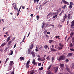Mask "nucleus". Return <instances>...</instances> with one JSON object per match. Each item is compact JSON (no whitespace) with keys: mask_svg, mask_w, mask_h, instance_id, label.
I'll return each mask as SVG.
<instances>
[{"mask_svg":"<svg viewBox=\"0 0 74 74\" xmlns=\"http://www.w3.org/2000/svg\"><path fill=\"white\" fill-rule=\"evenodd\" d=\"M11 43H12V41H11V40L9 41L8 42V46H10V45H11Z\"/></svg>","mask_w":74,"mask_h":74,"instance_id":"obj_15","label":"nucleus"},{"mask_svg":"<svg viewBox=\"0 0 74 74\" xmlns=\"http://www.w3.org/2000/svg\"><path fill=\"white\" fill-rule=\"evenodd\" d=\"M53 41V40H49V42L50 44H51V43H52V42Z\"/></svg>","mask_w":74,"mask_h":74,"instance_id":"obj_24","label":"nucleus"},{"mask_svg":"<svg viewBox=\"0 0 74 74\" xmlns=\"http://www.w3.org/2000/svg\"><path fill=\"white\" fill-rule=\"evenodd\" d=\"M53 69L54 71H55V73H57V72H58V67H54L53 68Z\"/></svg>","mask_w":74,"mask_h":74,"instance_id":"obj_6","label":"nucleus"},{"mask_svg":"<svg viewBox=\"0 0 74 74\" xmlns=\"http://www.w3.org/2000/svg\"><path fill=\"white\" fill-rule=\"evenodd\" d=\"M12 69V66L9 65L8 68V71H10V70H11Z\"/></svg>","mask_w":74,"mask_h":74,"instance_id":"obj_10","label":"nucleus"},{"mask_svg":"<svg viewBox=\"0 0 74 74\" xmlns=\"http://www.w3.org/2000/svg\"><path fill=\"white\" fill-rule=\"evenodd\" d=\"M13 52H14V51H11L10 53V55H12V54H13Z\"/></svg>","mask_w":74,"mask_h":74,"instance_id":"obj_28","label":"nucleus"},{"mask_svg":"<svg viewBox=\"0 0 74 74\" xmlns=\"http://www.w3.org/2000/svg\"><path fill=\"white\" fill-rule=\"evenodd\" d=\"M47 74H53L52 73V72L51 71V70H49L48 71H47Z\"/></svg>","mask_w":74,"mask_h":74,"instance_id":"obj_9","label":"nucleus"},{"mask_svg":"<svg viewBox=\"0 0 74 74\" xmlns=\"http://www.w3.org/2000/svg\"><path fill=\"white\" fill-rule=\"evenodd\" d=\"M69 8L70 9L72 8V5H70L69 6Z\"/></svg>","mask_w":74,"mask_h":74,"instance_id":"obj_47","label":"nucleus"},{"mask_svg":"<svg viewBox=\"0 0 74 74\" xmlns=\"http://www.w3.org/2000/svg\"><path fill=\"white\" fill-rule=\"evenodd\" d=\"M35 60H33V61L32 62V63H35Z\"/></svg>","mask_w":74,"mask_h":74,"instance_id":"obj_53","label":"nucleus"},{"mask_svg":"<svg viewBox=\"0 0 74 74\" xmlns=\"http://www.w3.org/2000/svg\"><path fill=\"white\" fill-rule=\"evenodd\" d=\"M67 14H65V16L63 18V20L62 21V22H64V21L66 20V18H67Z\"/></svg>","mask_w":74,"mask_h":74,"instance_id":"obj_7","label":"nucleus"},{"mask_svg":"<svg viewBox=\"0 0 74 74\" xmlns=\"http://www.w3.org/2000/svg\"><path fill=\"white\" fill-rule=\"evenodd\" d=\"M69 20H68L67 21V23L66 24L67 25H69Z\"/></svg>","mask_w":74,"mask_h":74,"instance_id":"obj_61","label":"nucleus"},{"mask_svg":"<svg viewBox=\"0 0 74 74\" xmlns=\"http://www.w3.org/2000/svg\"><path fill=\"white\" fill-rule=\"evenodd\" d=\"M59 37H60V36H56V38H59Z\"/></svg>","mask_w":74,"mask_h":74,"instance_id":"obj_50","label":"nucleus"},{"mask_svg":"<svg viewBox=\"0 0 74 74\" xmlns=\"http://www.w3.org/2000/svg\"><path fill=\"white\" fill-rule=\"evenodd\" d=\"M9 48H10V47L9 46L7 47L6 48H5V50L6 51H7V49H8Z\"/></svg>","mask_w":74,"mask_h":74,"instance_id":"obj_36","label":"nucleus"},{"mask_svg":"<svg viewBox=\"0 0 74 74\" xmlns=\"http://www.w3.org/2000/svg\"><path fill=\"white\" fill-rule=\"evenodd\" d=\"M51 13L50 12L49 14L47 16V19H48V16H49L50 15H51Z\"/></svg>","mask_w":74,"mask_h":74,"instance_id":"obj_25","label":"nucleus"},{"mask_svg":"<svg viewBox=\"0 0 74 74\" xmlns=\"http://www.w3.org/2000/svg\"><path fill=\"white\" fill-rule=\"evenodd\" d=\"M20 60H24L25 59V58L23 57H21L20 58Z\"/></svg>","mask_w":74,"mask_h":74,"instance_id":"obj_23","label":"nucleus"},{"mask_svg":"<svg viewBox=\"0 0 74 74\" xmlns=\"http://www.w3.org/2000/svg\"><path fill=\"white\" fill-rule=\"evenodd\" d=\"M10 37H12V36H10L7 39V42H8V41L10 40V38H11Z\"/></svg>","mask_w":74,"mask_h":74,"instance_id":"obj_14","label":"nucleus"},{"mask_svg":"<svg viewBox=\"0 0 74 74\" xmlns=\"http://www.w3.org/2000/svg\"><path fill=\"white\" fill-rule=\"evenodd\" d=\"M0 51H1V52H3V49H0Z\"/></svg>","mask_w":74,"mask_h":74,"instance_id":"obj_57","label":"nucleus"},{"mask_svg":"<svg viewBox=\"0 0 74 74\" xmlns=\"http://www.w3.org/2000/svg\"><path fill=\"white\" fill-rule=\"evenodd\" d=\"M63 13H64V11H63L61 12L59 15V16H61V15H62V14Z\"/></svg>","mask_w":74,"mask_h":74,"instance_id":"obj_29","label":"nucleus"},{"mask_svg":"<svg viewBox=\"0 0 74 74\" xmlns=\"http://www.w3.org/2000/svg\"><path fill=\"white\" fill-rule=\"evenodd\" d=\"M70 5H73V2H71L70 3Z\"/></svg>","mask_w":74,"mask_h":74,"instance_id":"obj_51","label":"nucleus"},{"mask_svg":"<svg viewBox=\"0 0 74 74\" xmlns=\"http://www.w3.org/2000/svg\"><path fill=\"white\" fill-rule=\"evenodd\" d=\"M71 28H73L74 26V20L71 22Z\"/></svg>","mask_w":74,"mask_h":74,"instance_id":"obj_5","label":"nucleus"},{"mask_svg":"<svg viewBox=\"0 0 74 74\" xmlns=\"http://www.w3.org/2000/svg\"><path fill=\"white\" fill-rule=\"evenodd\" d=\"M73 43H71L70 44V47H73Z\"/></svg>","mask_w":74,"mask_h":74,"instance_id":"obj_40","label":"nucleus"},{"mask_svg":"<svg viewBox=\"0 0 74 74\" xmlns=\"http://www.w3.org/2000/svg\"><path fill=\"white\" fill-rule=\"evenodd\" d=\"M58 49H59V50H61V49H63V48L62 47H58L57 48Z\"/></svg>","mask_w":74,"mask_h":74,"instance_id":"obj_33","label":"nucleus"},{"mask_svg":"<svg viewBox=\"0 0 74 74\" xmlns=\"http://www.w3.org/2000/svg\"><path fill=\"white\" fill-rule=\"evenodd\" d=\"M9 60V58H7V59L6 60V61L5 62V64H6V63H7V62H8V60Z\"/></svg>","mask_w":74,"mask_h":74,"instance_id":"obj_20","label":"nucleus"},{"mask_svg":"<svg viewBox=\"0 0 74 74\" xmlns=\"http://www.w3.org/2000/svg\"><path fill=\"white\" fill-rule=\"evenodd\" d=\"M41 65V63H39L38 64V65L39 66H40Z\"/></svg>","mask_w":74,"mask_h":74,"instance_id":"obj_52","label":"nucleus"},{"mask_svg":"<svg viewBox=\"0 0 74 74\" xmlns=\"http://www.w3.org/2000/svg\"><path fill=\"white\" fill-rule=\"evenodd\" d=\"M66 62H69V59H66L65 60Z\"/></svg>","mask_w":74,"mask_h":74,"instance_id":"obj_59","label":"nucleus"},{"mask_svg":"<svg viewBox=\"0 0 74 74\" xmlns=\"http://www.w3.org/2000/svg\"><path fill=\"white\" fill-rule=\"evenodd\" d=\"M31 16L32 17H33V14H31Z\"/></svg>","mask_w":74,"mask_h":74,"instance_id":"obj_62","label":"nucleus"},{"mask_svg":"<svg viewBox=\"0 0 74 74\" xmlns=\"http://www.w3.org/2000/svg\"><path fill=\"white\" fill-rule=\"evenodd\" d=\"M34 47V46L33 45V44L31 45L30 47L28 49L27 53L28 54H30V53H31L33 58H34V57H35V53H34V51H32V49Z\"/></svg>","mask_w":74,"mask_h":74,"instance_id":"obj_1","label":"nucleus"},{"mask_svg":"<svg viewBox=\"0 0 74 74\" xmlns=\"http://www.w3.org/2000/svg\"><path fill=\"white\" fill-rule=\"evenodd\" d=\"M57 16H58V15H55L53 17V18H56V17H57Z\"/></svg>","mask_w":74,"mask_h":74,"instance_id":"obj_42","label":"nucleus"},{"mask_svg":"<svg viewBox=\"0 0 74 74\" xmlns=\"http://www.w3.org/2000/svg\"><path fill=\"white\" fill-rule=\"evenodd\" d=\"M38 61H41V60L40 58H38Z\"/></svg>","mask_w":74,"mask_h":74,"instance_id":"obj_44","label":"nucleus"},{"mask_svg":"<svg viewBox=\"0 0 74 74\" xmlns=\"http://www.w3.org/2000/svg\"><path fill=\"white\" fill-rule=\"evenodd\" d=\"M66 5H64V6L62 7V8H63V9H65L66 8Z\"/></svg>","mask_w":74,"mask_h":74,"instance_id":"obj_32","label":"nucleus"},{"mask_svg":"<svg viewBox=\"0 0 74 74\" xmlns=\"http://www.w3.org/2000/svg\"><path fill=\"white\" fill-rule=\"evenodd\" d=\"M36 18L38 20V19H39V18H40V16H37Z\"/></svg>","mask_w":74,"mask_h":74,"instance_id":"obj_34","label":"nucleus"},{"mask_svg":"<svg viewBox=\"0 0 74 74\" xmlns=\"http://www.w3.org/2000/svg\"><path fill=\"white\" fill-rule=\"evenodd\" d=\"M45 49H47L48 48V46L47 45H45Z\"/></svg>","mask_w":74,"mask_h":74,"instance_id":"obj_31","label":"nucleus"},{"mask_svg":"<svg viewBox=\"0 0 74 74\" xmlns=\"http://www.w3.org/2000/svg\"><path fill=\"white\" fill-rule=\"evenodd\" d=\"M16 8H17L16 7V6L14 7V9L15 10H16Z\"/></svg>","mask_w":74,"mask_h":74,"instance_id":"obj_64","label":"nucleus"},{"mask_svg":"<svg viewBox=\"0 0 74 74\" xmlns=\"http://www.w3.org/2000/svg\"><path fill=\"white\" fill-rule=\"evenodd\" d=\"M40 1V0H34V3L35 4H36V1L37 3H38V2Z\"/></svg>","mask_w":74,"mask_h":74,"instance_id":"obj_18","label":"nucleus"},{"mask_svg":"<svg viewBox=\"0 0 74 74\" xmlns=\"http://www.w3.org/2000/svg\"><path fill=\"white\" fill-rule=\"evenodd\" d=\"M45 60V58H43V59H42L41 60V61H44V60Z\"/></svg>","mask_w":74,"mask_h":74,"instance_id":"obj_48","label":"nucleus"},{"mask_svg":"<svg viewBox=\"0 0 74 74\" xmlns=\"http://www.w3.org/2000/svg\"><path fill=\"white\" fill-rule=\"evenodd\" d=\"M15 38H13L12 40H11V41H14V40H15Z\"/></svg>","mask_w":74,"mask_h":74,"instance_id":"obj_45","label":"nucleus"},{"mask_svg":"<svg viewBox=\"0 0 74 74\" xmlns=\"http://www.w3.org/2000/svg\"><path fill=\"white\" fill-rule=\"evenodd\" d=\"M70 50L71 51H74V49H70Z\"/></svg>","mask_w":74,"mask_h":74,"instance_id":"obj_49","label":"nucleus"},{"mask_svg":"<svg viewBox=\"0 0 74 74\" xmlns=\"http://www.w3.org/2000/svg\"><path fill=\"white\" fill-rule=\"evenodd\" d=\"M6 43H3L1 45V47H4L6 44Z\"/></svg>","mask_w":74,"mask_h":74,"instance_id":"obj_26","label":"nucleus"},{"mask_svg":"<svg viewBox=\"0 0 74 74\" xmlns=\"http://www.w3.org/2000/svg\"><path fill=\"white\" fill-rule=\"evenodd\" d=\"M52 60L53 61V60H54V57H53L51 58Z\"/></svg>","mask_w":74,"mask_h":74,"instance_id":"obj_55","label":"nucleus"},{"mask_svg":"<svg viewBox=\"0 0 74 74\" xmlns=\"http://www.w3.org/2000/svg\"><path fill=\"white\" fill-rule=\"evenodd\" d=\"M72 42L73 43V45L74 46V37H73L72 39Z\"/></svg>","mask_w":74,"mask_h":74,"instance_id":"obj_17","label":"nucleus"},{"mask_svg":"<svg viewBox=\"0 0 74 74\" xmlns=\"http://www.w3.org/2000/svg\"><path fill=\"white\" fill-rule=\"evenodd\" d=\"M74 32H71L70 34V37L71 38H72L73 36L74 35Z\"/></svg>","mask_w":74,"mask_h":74,"instance_id":"obj_13","label":"nucleus"},{"mask_svg":"<svg viewBox=\"0 0 74 74\" xmlns=\"http://www.w3.org/2000/svg\"><path fill=\"white\" fill-rule=\"evenodd\" d=\"M51 50L52 52H56L57 51V50L55 49L54 48H51Z\"/></svg>","mask_w":74,"mask_h":74,"instance_id":"obj_11","label":"nucleus"},{"mask_svg":"<svg viewBox=\"0 0 74 74\" xmlns=\"http://www.w3.org/2000/svg\"><path fill=\"white\" fill-rule=\"evenodd\" d=\"M14 64V62H13V61H11L10 62L9 65L12 66V65H13Z\"/></svg>","mask_w":74,"mask_h":74,"instance_id":"obj_12","label":"nucleus"},{"mask_svg":"<svg viewBox=\"0 0 74 74\" xmlns=\"http://www.w3.org/2000/svg\"><path fill=\"white\" fill-rule=\"evenodd\" d=\"M66 70H67V71L69 72H70V69H69V68H66Z\"/></svg>","mask_w":74,"mask_h":74,"instance_id":"obj_37","label":"nucleus"},{"mask_svg":"<svg viewBox=\"0 0 74 74\" xmlns=\"http://www.w3.org/2000/svg\"><path fill=\"white\" fill-rule=\"evenodd\" d=\"M73 55V53H69L68 54L67 56H71Z\"/></svg>","mask_w":74,"mask_h":74,"instance_id":"obj_16","label":"nucleus"},{"mask_svg":"<svg viewBox=\"0 0 74 74\" xmlns=\"http://www.w3.org/2000/svg\"><path fill=\"white\" fill-rule=\"evenodd\" d=\"M59 46H60V47H61L62 48V47H64V45H62V44L61 43L59 44Z\"/></svg>","mask_w":74,"mask_h":74,"instance_id":"obj_21","label":"nucleus"},{"mask_svg":"<svg viewBox=\"0 0 74 74\" xmlns=\"http://www.w3.org/2000/svg\"><path fill=\"white\" fill-rule=\"evenodd\" d=\"M14 74V71H12V72L10 74Z\"/></svg>","mask_w":74,"mask_h":74,"instance_id":"obj_54","label":"nucleus"},{"mask_svg":"<svg viewBox=\"0 0 74 74\" xmlns=\"http://www.w3.org/2000/svg\"><path fill=\"white\" fill-rule=\"evenodd\" d=\"M46 37L47 38H49V36L47 34L46 35Z\"/></svg>","mask_w":74,"mask_h":74,"instance_id":"obj_56","label":"nucleus"},{"mask_svg":"<svg viewBox=\"0 0 74 74\" xmlns=\"http://www.w3.org/2000/svg\"><path fill=\"white\" fill-rule=\"evenodd\" d=\"M62 2L65 4H67L69 5V3L68 2L66 1L65 0H62Z\"/></svg>","mask_w":74,"mask_h":74,"instance_id":"obj_8","label":"nucleus"},{"mask_svg":"<svg viewBox=\"0 0 74 74\" xmlns=\"http://www.w3.org/2000/svg\"><path fill=\"white\" fill-rule=\"evenodd\" d=\"M61 10H62V8L59 9L58 10V11H57V12H56L54 13H53V15H58L59 14V12H60V11H61Z\"/></svg>","mask_w":74,"mask_h":74,"instance_id":"obj_3","label":"nucleus"},{"mask_svg":"<svg viewBox=\"0 0 74 74\" xmlns=\"http://www.w3.org/2000/svg\"><path fill=\"white\" fill-rule=\"evenodd\" d=\"M42 29H44L47 27V25H46L45 26V22H43L42 23Z\"/></svg>","mask_w":74,"mask_h":74,"instance_id":"obj_4","label":"nucleus"},{"mask_svg":"<svg viewBox=\"0 0 74 74\" xmlns=\"http://www.w3.org/2000/svg\"><path fill=\"white\" fill-rule=\"evenodd\" d=\"M26 68H29V64H26Z\"/></svg>","mask_w":74,"mask_h":74,"instance_id":"obj_39","label":"nucleus"},{"mask_svg":"<svg viewBox=\"0 0 74 74\" xmlns=\"http://www.w3.org/2000/svg\"><path fill=\"white\" fill-rule=\"evenodd\" d=\"M42 69H43V67H42L41 68H40L39 69V70H40V71L42 70Z\"/></svg>","mask_w":74,"mask_h":74,"instance_id":"obj_41","label":"nucleus"},{"mask_svg":"<svg viewBox=\"0 0 74 74\" xmlns=\"http://www.w3.org/2000/svg\"><path fill=\"white\" fill-rule=\"evenodd\" d=\"M52 21V18H49V21Z\"/></svg>","mask_w":74,"mask_h":74,"instance_id":"obj_60","label":"nucleus"},{"mask_svg":"<svg viewBox=\"0 0 74 74\" xmlns=\"http://www.w3.org/2000/svg\"><path fill=\"white\" fill-rule=\"evenodd\" d=\"M33 64H34V65H35V66H37V64L36 62H34V63H33Z\"/></svg>","mask_w":74,"mask_h":74,"instance_id":"obj_43","label":"nucleus"},{"mask_svg":"<svg viewBox=\"0 0 74 74\" xmlns=\"http://www.w3.org/2000/svg\"><path fill=\"white\" fill-rule=\"evenodd\" d=\"M62 25L59 24L58 25L57 27H62Z\"/></svg>","mask_w":74,"mask_h":74,"instance_id":"obj_27","label":"nucleus"},{"mask_svg":"<svg viewBox=\"0 0 74 74\" xmlns=\"http://www.w3.org/2000/svg\"><path fill=\"white\" fill-rule=\"evenodd\" d=\"M65 59V56H60L59 59H58L59 61H60L62 60H64V59Z\"/></svg>","mask_w":74,"mask_h":74,"instance_id":"obj_2","label":"nucleus"},{"mask_svg":"<svg viewBox=\"0 0 74 74\" xmlns=\"http://www.w3.org/2000/svg\"><path fill=\"white\" fill-rule=\"evenodd\" d=\"M60 66L61 67H63V66H64V64H60Z\"/></svg>","mask_w":74,"mask_h":74,"instance_id":"obj_30","label":"nucleus"},{"mask_svg":"<svg viewBox=\"0 0 74 74\" xmlns=\"http://www.w3.org/2000/svg\"><path fill=\"white\" fill-rule=\"evenodd\" d=\"M51 66H52V65H50L48 68L47 69V70H49L50 69H51Z\"/></svg>","mask_w":74,"mask_h":74,"instance_id":"obj_35","label":"nucleus"},{"mask_svg":"<svg viewBox=\"0 0 74 74\" xmlns=\"http://www.w3.org/2000/svg\"><path fill=\"white\" fill-rule=\"evenodd\" d=\"M16 44H15L14 46V48H15L16 47Z\"/></svg>","mask_w":74,"mask_h":74,"instance_id":"obj_58","label":"nucleus"},{"mask_svg":"<svg viewBox=\"0 0 74 74\" xmlns=\"http://www.w3.org/2000/svg\"><path fill=\"white\" fill-rule=\"evenodd\" d=\"M46 59L47 60H50V58H49V56H48L46 58Z\"/></svg>","mask_w":74,"mask_h":74,"instance_id":"obj_22","label":"nucleus"},{"mask_svg":"<svg viewBox=\"0 0 74 74\" xmlns=\"http://www.w3.org/2000/svg\"><path fill=\"white\" fill-rule=\"evenodd\" d=\"M70 16H71V14H68V18L69 19H70Z\"/></svg>","mask_w":74,"mask_h":74,"instance_id":"obj_19","label":"nucleus"},{"mask_svg":"<svg viewBox=\"0 0 74 74\" xmlns=\"http://www.w3.org/2000/svg\"><path fill=\"white\" fill-rule=\"evenodd\" d=\"M30 60H28L26 64H29V63H30Z\"/></svg>","mask_w":74,"mask_h":74,"instance_id":"obj_46","label":"nucleus"},{"mask_svg":"<svg viewBox=\"0 0 74 74\" xmlns=\"http://www.w3.org/2000/svg\"><path fill=\"white\" fill-rule=\"evenodd\" d=\"M34 73V71H33L31 72L30 74H33Z\"/></svg>","mask_w":74,"mask_h":74,"instance_id":"obj_38","label":"nucleus"},{"mask_svg":"<svg viewBox=\"0 0 74 74\" xmlns=\"http://www.w3.org/2000/svg\"><path fill=\"white\" fill-rule=\"evenodd\" d=\"M47 33L48 34H50V32H47Z\"/></svg>","mask_w":74,"mask_h":74,"instance_id":"obj_63","label":"nucleus"}]
</instances>
